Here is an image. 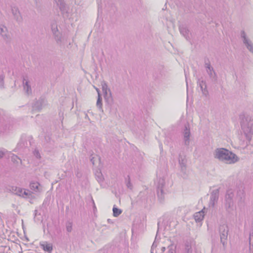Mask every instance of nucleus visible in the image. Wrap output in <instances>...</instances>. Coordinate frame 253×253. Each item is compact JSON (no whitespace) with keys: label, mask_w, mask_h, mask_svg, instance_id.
Listing matches in <instances>:
<instances>
[{"label":"nucleus","mask_w":253,"mask_h":253,"mask_svg":"<svg viewBox=\"0 0 253 253\" xmlns=\"http://www.w3.org/2000/svg\"><path fill=\"white\" fill-rule=\"evenodd\" d=\"M242 129L246 138V147L253 151V120L249 117H245L241 122Z\"/></svg>","instance_id":"1"},{"label":"nucleus","mask_w":253,"mask_h":253,"mask_svg":"<svg viewBox=\"0 0 253 253\" xmlns=\"http://www.w3.org/2000/svg\"><path fill=\"white\" fill-rule=\"evenodd\" d=\"M213 156L214 158L227 164H233L239 160L235 154L223 148L216 149L214 151Z\"/></svg>","instance_id":"2"},{"label":"nucleus","mask_w":253,"mask_h":253,"mask_svg":"<svg viewBox=\"0 0 253 253\" xmlns=\"http://www.w3.org/2000/svg\"><path fill=\"white\" fill-rule=\"evenodd\" d=\"M234 197V193L231 189L227 191L224 202V208L229 214H232L236 210V206L233 200Z\"/></svg>","instance_id":"3"},{"label":"nucleus","mask_w":253,"mask_h":253,"mask_svg":"<svg viewBox=\"0 0 253 253\" xmlns=\"http://www.w3.org/2000/svg\"><path fill=\"white\" fill-rule=\"evenodd\" d=\"M51 29L52 34L54 36V38L56 41L57 43L60 46L63 45V39L62 35L61 32L59 31L57 25L56 23L53 22L51 24Z\"/></svg>","instance_id":"4"},{"label":"nucleus","mask_w":253,"mask_h":253,"mask_svg":"<svg viewBox=\"0 0 253 253\" xmlns=\"http://www.w3.org/2000/svg\"><path fill=\"white\" fill-rule=\"evenodd\" d=\"M228 231V227L227 224H223L220 225L219 227V232L220 237V242L224 247H225L227 244Z\"/></svg>","instance_id":"5"},{"label":"nucleus","mask_w":253,"mask_h":253,"mask_svg":"<svg viewBox=\"0 0 253 253\" xmlns=\"http://www.w3.org/2000/svg\"><path fill=\"white\" fill-rule=\"evenodd\" d=\"M182 134L184 145L188 146L190 145L191 136L190 126L188 123L185 124L184 127L182 130Z\"/></svg>","instance_id":"6"},{"label":"nucleus","mask_w":253,"mask_h":253,"mask_svg":"<svg viewBox=\"0 0 253 253\" xmlns=\"http://www.w3.org/2000/svg\"><path fill=\"white\" fill-rule=\"evenodd\" d=\"M241 37L242 39L243 43L247 48L253 54V43L251 40L247 36L246 33L244 30L241 31Z\"/></svg>","instance_id":"7"},{"label":"nucleus","mask_w":253,"mask_h":253,"mask_svg":"<svg viewBox=\"0 0 253 253\" xmlns=\"http://www.w3.org/2000/svg\"><path fill=\"white\" fill-rule=\"evenodd\" d=\"M165 180L163 178H160L158 180L157 187V195L161 201L164 199V186H165Z\"/></svg>","instance_id":"8"},{"label":"nucleus","mask_w":253,"mask_h":253,"mask_svg":"<svg viewBox=\"0 0 253 253\" xmlns=\"http://www.w3.org/2000/svg\"><path fill=\"white\" fill-rule=\"evenodd\" d=\"M219 198V190H213L211 194L210 200L209 202V206L213 208L215 204L217 202Z\"/></svg>","instance_id":"9"},{"label":"nucleus","mask_w":253,"mask_h":253,"mask_svg":"<svg viewBox=\"0 0 253 253\" xmlns=\"http://www.w3.org/2000/svg\"><path fill=\"white\" fill-rule=\"evenodd\" d=\"M236 193L238 204V205H241L244 202L245 199V193L244 190L242 187L238 188L236 190Z\"/></svg>","instance_id":"10"},{"label":"nucleus","mask_w":253,"mask_h":253,"mask_svg":"<svg viewBox=\"0 0 253 253\" xmlns=\"http://www.w3.org/2000/svg\"><path fill=\"white\" fill-rule=\"evenodd\" d=\"M0 35L5 41L10 42L11 38L7 28L2 24H0Z\"/></svg>","instance_id":"11"},{"label":"nucleus","mask_w":253,"mask_h":253,"mask_svg":"<svg viewBox=\"0 0 253 253\" xmlns=\"http://www.w3.org/2000/svg\"><path fill=\"white\" fill-rule=\"evenodd\" d=\"M23 85L25 92L28 95H31L32 93L30 82L27 77H23Z\"/></svg>","instance_id":"12"},{"label":"nucleus","mask_w":253,"mask_h":253,"mask_svg":"<svg viewBox=\"0 0 253 253\" xmlns=\"http://www.w3.org/2000/svg\"><path fill=\"white\" fill-rule=\"evenodd\" d=\"M46 103V100L43 98H40L36 101L33 105V108L35 110L40 111Z\"/></svg>","instance_id":"13"},{"label":"nucleus","mask_w":253,"mask_h":253,"mask_svg":"<svg viewBox=\"0 0 253 253\" xmlns=\"http://www.w3.org/2000/svg\"><path fill=\"white\" fill-rule=\"evenodd\" d=\"M30 188L34 193H40L42 191V187L38 182L31 181L30 183Z\"/></svg>","instance_id":"14"},{"label":"nucleus","mask_w":253,"mask_h":253,"mask_svg":"<svg viewBox=\"0 0 253 253\" xmlns=\"http://www.w3.org/2000/svg\"><path fill=\"white\" fill-rule=\"evenodd\" d=\"M11 12L14 19L18 22L22 21V17L18 7L16 6H11Z\"/></svg>","instance_id":"15"},{"label":"nucleus","mask_w":253,"mask_h":253,"mask_svg":"<svg viewBox=\"0 0 253 253\" xmlns=\"http://www.w3.org/2000/svg\"><path fill=\"white\" fill-rule=\"evenodd\" d=\"M197 84L198 86L200 87L201 90L202 92V93L204 95H207L208 93V91L207 88L206 83L203 80H201L200 79H198Z\"/></svg>","instance_id":"16"},{"label":"nucleus","mask_w":253,"mask_h":253,"mask_svg":"<svg viewBox=\"0 0 253 253\" xmlns=\"http://www.w3.org/2000/svg\"><path fill=\"white\" fill-rule=\"evenodd\" d=\"M186 160L184 156H182L181 155H179V164L180 166L181 171L184 173H186Z\"/></svg>","instance_id":"17"},{"label":"nucleus","mask_w":253,"mask_h":253,"mask_svg":"<svg viewBox=\"0 0 253 253\" xmlns=\"http://www.w3.org/2000/svg\"><path fill=\"white\" fill-rule=\"evenodd\" d=\"M40 246L45 251L48 253H51L53 250L52 245L51 243H48L46 242L40 243Z\"/></svg>","instance_id":"18"},{"label":"nucleus","mask_w":253,"mask_h":253,"mask_svg":"<svg viewBox=\"0 0 253 253\" xmlns=\"http://www.w3.org/2000/svg\"><path fill=\"white\" fill-rule=\"evenodd\" d=\"M205 209L204 208L201 211L197 212L194 214V218L196 222H201L203 220L205 216Z\"/></svg>","instance_id":"19"},{"label":"nucleus","mask_w":253,"mask_h":253,"mask_svg":"<svg viewBox=\"0 0 253 253\" xmlns=\"http://www.w3.org/2000/svg\"><path fill=\"white\" fill-rule=\"evenodd\" d=\"M63 14L67 12V8L63 0H54Z\"/></svg>","instance_id":"20"},{"label":"nucleus","mask_w":253,"mask_h":253,"mask_svg":"<svg viewBox=\"0 0 253 253\" xmlns=\"http://www.w3.org/2000/svg\"><path fill=\"white\" fill-rule=\"evenodd\" d=\"M180 32L187 40L190 39L189 30L184 25H181L179 27Z\"/></svg>","instance_id":"21"},{"label":"nucleus","mask_w":253,"mask_h":253,"mask_svg":"<svg viewBox=\"0 0 253 253\" xmlns=\"http://www.w3.org/2000/svg\"><path fill=\"white\" fill-rule=\"evenodd\" d=\"M104 98L108 106L111 109L114 104V99L111 92H108V94L105 95Z\"/></svg>","instance_id":"22"},{"label":"nucleus","mask_w":253,"mask_h":253,"mask_svg":"<svg viewBox=\"0 0 253 253\" xmlns=\"http://www.w3.org/2000/svg\"><path fill=\"white\" fill-rule=\"evenodd\" d=\"M96 89L98 93V98H97V100L96 102V106L100 110H101L102 111H103L102 110V98L101 96V94L99 92V89L98 88H96Z\"/></svg>","instance_id":"23"},{"label":"nucleus","mask_w":253,"mask_h":253,"mask_svg":"<svg viewBox=\"0 0 253 253\" xmlns=\"http://www.w3.org/2000/svg\"><path fill=\"white\" fill-rule=\"evenodd\" d=\"M206 71L211 78L214 79L215 80H216V78H217L216 74L212 67H211L209 69H207L206 70Z\"/></svg>","instance_id":"24"},{"label":"nucleus","mask_w":253,"mask_h":253,"mask_svg":"<svg viewBox=\"0 0 253 253\" xmlns=\"http://www.w3.org/2000/svg\"><path fill=\"white\" fill-rule=\"evenodd\" d=\"M102 89L104 96L108 94V92H111L110 89L108 88L107 84L106 83L102 84Z\"/></svg>","instance_id":"25"},{"label":"nucleus","mask_w":253,"mask_h":253,"mask_svg":"<svg viewBox=\"0 0 253 253\" xmlns=\"http://www.w3.org/2000/svg\"><path fill=\"white\" fill-rule=\"evenodd\" d=\"M32 192L27 189H23L22 192L21 197L23 198H30L32 196Z\"/></svg>","instance_id":"26"},{"label":"nucleus","mask_w":253,"mask_h":253,"mask_svg":"<svg viewBox=\"0 0 253 253\" xmlns=\"http://www.w3.org/2000/svg\"><path fill=\"white\" fill-rule=\"evenodd\" d=\"M11 190L15 194L21 196L23 189L17 187H12Z\"/></svg>","instance_id":"27"},{"label":"nucleus","mask_w":253,"mask_h":253,"mask_svg":"<svg viewBox=\"0 0 253 253\" xmlns=\"http://www.w3.org/2000/svg\"><path fill=\"white\" fill-rule=\"evenodd\" d=\"M11 161L15 164H19L21 163L22 161L16 155H15L14 154H12V155L11 157Z\"/></svg>","instance_id":"28"},{"label":"nucleus","mask_w":253,"mask_h":253,"mask_svg":"<svg viewBox=\"0 0 253 253\" xmlns=\"http://www.w3.org/2000/svg\"><path fill=\"white\" fill-rule=\"evenodd\" d=\"M113 215L115 217L118 216L120 214H121L122 211L121 210L118 209L116 208L115 206H114L113 208Z\"/></svg>","instance_id":"29"},{"label":"nucleus","mask_w":253,"mask_h":253,"mask_svg":"<svg viewBox=\"0 0 253 253\" xmlns=\"http://www.w3.org/2000/svg\"><path fill=\"white\" fill-rule=\"evenodd\" d=\"M4 87V76L2 74L0 75V88Z\"/></svg>","instance_id":"30"},{"label":"nucleus","mask_w":253,"mask_h":253,"mask_svg":"<svg viewBox=\"0 0 253 253\" xmlns=\"http://www.w3.org/2000/svg\"><path fill=\"white\" fill-rule=\"evenodd\" d=\"M249 243L250 245H253V229L252 230L250 233Z\"/></svg>","instance_id":"31"},{"label":"nucleus","mask_w":253,"mask_h":253,"mask_svg":"<svg viewBox=\"0 0 253 253\" xmlns=\"http://www.w3.org/2000/svg\"><path fill=\"white\" fill-rule=\"evenodd\" d=\"M127 178H128V180L127 181L126 180V186L128 188H129L130 189H131L132 188V184H131V182H130V177L128 175L127 176Z\"/></svg>","instance_id":"32"},{"label":"nucleus","mask_w":253,"mask_h":253,"mask_svg":"<svg viewBox=\"0 0 253 253\" xmlns=\"http://www.w3.org/2000/svg\"><path fill=\"white\" fill-rule=\"evenodd\" d=\"M66 230L68 232H71L72 230V224L71 222H68L66 224Z\"/></svg>","instance_id":"33"},{"label":"nucleus","mask_w":253,"mask_h":253,"mask_svg":"<svg viewBox=\"0 0 253 253\" xmlns=\"http://www.w3.org/2000/svg\"><path fill=\"white\" fill-rule=\"evenodd\" d=\"M6 152L7 151L6 150L0 148V159L4 156Z\"/></svg>","instance_id":"34"},{"label":"nucleus","mask_w":253,"mask_h":253,"mask_svg":"<svg viewBox=\"0 0 253 253\" xmlns=\"http://www.w3.org/2000/svg\"><path fill=\"white\" fill-rule=\"evenodd\" d=\"M185 251L186 253H192L191 247L188 244L185 245Z\"/></svg>","instance_id":"35"},{"label":"nucleus","mask_w":253,"mask_h":253,"mask_svg":"<svg viewBox=\"0 0 253 253\" xmlns=\"http://www.w3.org/2000/svg\"><path fill=\"white\" fill-rule=\"evenodd\" d=\"M34 154L35 156V157L38 159L41 158V155L39 151L38 150L35 149L34 151Z\"/></svg>","instance_id":"36"},{"label":"nucleus","mask_w":253,"mask_h":253,"mask_svg":"<svg viewBox=\"0 0 253 253\" xmlns=\"http://www.w3.org/2000/svg\"><path fill=\"white\" fill-rule=\"evenodd\" d=\"M205 67L206 68V70L212 67L211 66L210 63L209 61H208L207 62L205 61Z\"/></svg>","instance_id":"37"},{"label":"nucleus","mask_w":253,"mask_h":253,"mask_svg":"<svg viewBox=\"0 0 253 253\" xmlns=\"http://www.w3.org/2000/svg\"><path fill=\"white\" fill-rule=\"evenodd\" d=\"M157 244L155 242H154L151 247V253H154V249H155L157 247Z\"/></svg>","instance_id":"38"},{"label":"nucleus","mask_w":253,"mask_h":253,"mask_svg":"<svg viewBox=\"0 0 253 253\" xmlns=\"http://www.w3.org/2000/svg\"><path fill=\"white\" fill-rule=\"evenodd\" d=\"M168 253H175V250L173 249L172 246H169Z\"/></svg>","instance_id":"39"},{"label":"nucleus","mask_w":253,"mask_h":253,"mask_svg":"<svg viewBox=\"0 0 253 253\" xmlns=\"http://www.w3.org/2000/svg\"><path fill=\"white\" fill-rule=\"evenodd\" d=\"M76 175L78 177H80L82 176V173L78 170L76 172Z\"/></svg>","instance_id":"40"},{"label":"nucleus","mask_w":253,"mask_h":253,"mask_svg":"<svg viewBox=\"0 0 253 253\" xmlns=\"http://www.w3.org/2000/svg\"><path fill=\"white\" fill-rule=\"evenodd\" d=\"M90 161L93 165L95 164L94 157L90 158Z\"/></svg>","instance_id":"41"},{"label":"nucleus","mask_w":253,"mask_h":253,"mask_svg":"<svg viewBox=\"0 0 253 253\" xmlns=\"http://www.w3.org/2000/svg\"><path fill=\"white\" fill-rule=\"evenodd\" d=\"M166 248L165 247H162L161 249V251L163 252H164L165 251Z\"/></svg>","instance_id":"42"}]
</instances>
